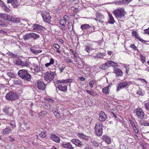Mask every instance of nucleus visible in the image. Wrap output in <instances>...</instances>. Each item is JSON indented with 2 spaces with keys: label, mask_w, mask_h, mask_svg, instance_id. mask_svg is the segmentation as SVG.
I'll return each instance as SVG.
<instances>
[{
  "label": "nucleus",
  "mask_w": 149,
  "mask_h": 149,
  "mask_svg": "<svg viewBox=\"0 0 149 149\" xmlns=\"http://www.w3.org/2000/svg\"><path fill=\"white\" fill-rule=\"evenodd\" d=\"M18 75L25 81H30L31 78V75L25 70H21L19 71Z\"/></svg>",
  "instance_id": "obj_1"
},
{
  "label": "nucleus",
  "mask_w": 149,
  "mask_h": 149,
  "mask_svg": "<svg viewBox=\"0 0 149 149\" xmlns=\"http://www.w3.org/2000/svg\"><path fill=\"white\" fill-rule=\"evenodd\" d=\"M95 128L96 134L98 136H101L102 133V123L99 122L96 123Z\"/></svg>",
  "instance_id": "obj_2"
},
{
  "label": "nucleus",
  "mask_w": 149,
  "mask_h": 149,
  "mask_svg": "<svg viewBox=\"0 0 149 149\" xmlns=\"http://www.w3.org/2000/svg\"><path fill=\"white\" fill-rule=\"evenodd\" d=\"M117 65H118L116 63L112 61H109L103 65H100L99 68L104 70H106L108 67L111 66L115 67Z\"/></svg>",
  "instance_id": "obj_3"
},
{
  "label": "nucleus",
  "mask_w": 149,
  "mask_h": 149,
  "mask_svg": "<svg viewBox=\"0 0 149 149\" xmlns=\"http://www.w3.org/2000/svg\"><path fill=\"white\" fill-rule=\"evenodd\" d=\"M5 97L7 100L11 101L14 100L18 98L17 95L15 92L10 91L6 94Z\"/></svg>",
  "instance_id": "obj_4"
},
{
  "label": "nucleus",
  "mask_w": 149,
  "mask_h": 149,
  "mask_svg": "<svg viewBox=\"0 0 149 149\" xmlns=\"http://www.w3.org/2000/svg\"><path fill=\"white\" fill-rule=\"evenodd\" d=\"M56 73L54 72H47L44 74L45 79L47 81H51L53 79Z\"/></svg>",
  "instance_id": "obj_5"
},
{
  "label": "nucleus",
  "mask_w": 149,
  "mask_h": 149,
  "mask_svg": "<svg viewBox=\"0 0 149 149\" xmlns=\"http://www.w3.org/2000/svg\"><path fill=\"white\" fill-rule=\"evenodd\" d=\"M41 15L45 21L48 23H49L51 22L50 19L51 18L48 12L45 10L41 12Z\"/></svg>",
  "instance_id": "obj_6"
},
{
  "label": "nucleus",
  "mask_w": 149,
  "mask_h": 149,
  "mask_svg": "<svg viewBox=\"0 0 149 149\" xmlns=\"http://www.w3.org/2000/svg\"><path fill=\"white\" fill-rule=\"evenodd\" d=\"M116 18H121L125 16L126 12L124 10H115L113 12Z\"/></svg>",
  "instance_id": "obj_7"
},
{
  "label": "nucleus",
  "mask_w": 149,
  "mask_h": 149,
  "mask_svg": "<svg viewBox=\"0 0 149 149\" xmlns=\"http://www.w3.org/2000/svg\"><path fill=\"white\" fill-rule=\"evenodd\" d=\"M13 130L10 126H8L5 128L2 129L1 133L3 136L9 135L12 134Z\"/></svg>",
  "instance_id": "obj_8"
},
{
  "label": "nucleus",
  "mask_w": 149,
  "mask_h": 149,
  "mask_svg": "<svg viewBox=\"0 0 149 149\" xmlns=\"http://www.w3.org/2000/svg\"><path fill=\"white\" fill-rule=\"evenodd\" d=\"M136 114L137 117L141 119L144 117V113L143 110L140 108H137L136 110Z\"/></svg>",
  "instance_id": "obj_9"
},
{
  "label": "nucleus",
  "mask_w": 149,
  "mask_h": 149,
  "mask_svg": "<svg viewBox=\"0 0 149 149\" xmlns=\"http://www.w3.org/2000/svg\"><path fill=\"white\" fill-rule=\"evenodd\" d=\"M32 27L33 30L34 31H39L42 32L45 29L44 27L38 24H34Z\"/></svg>",
  "instance_id": "obj_10"
},
{
  "label": "nucleus",
  "mask_w": 149,
  "mask_h": 149,
  "mask_svg": "<svg viewBox=\"0 0 149 149\" xmlns=\"http://www.w3.org/2000/svg\"><path fill=\"white\" fill-rule=\"evenodd\" d=\"M71 142L76 146L79 147H81L84 146L83 143L77 139H73L71 140Z\"/></svg>",
  "instance_id": "obj_11"
},
{
  "label": "nucleus",
  "mask_w": 149,
  "mask_h": 149,
  "mask_svg": "<svg viewBox=\"0 0 149 149\" xmlns=\"http://www.w3.org/2000/svg\"><path fill=\"white\" fill-rule=\"evenodd\" d=\"M100 117L99 118L100 121L104 122L107 118V116L106 114L103 111H101L99 113Z\"/></svg>",
  "instance_id": "obj_12"
},
{
  "label": "nucleus",
  "mask_w": 149,
  "mask_h": 149,
  "mask_svg": "<svg viewBox=\"0 0 149 149\" xmlns=\"http://www.w3.org/2000/svg\"><path fill=\"white\" fill-rule=\"evenodd\" d=\"M127 82L126 81L121 82L120 83L118 84L117 88V90L118 91H120L121 89L127 86Z\"/></svg>",
  "instance_id": "obj_13"
},
{
  "label": "nucleus",
  "mask_w": 149,
  "mask_h": 149,
  "mask_svg": "<svg viewBox=\"0 0 149 149\" xmlns=\"http://www.w3.org/2000/svg\"><path fill=\"white\" fill-rule=\"evenodd\" d=\"M37 88L39 90H44L45 88V86L42 81H38L37 83Z\"/></svg>",
  "instance_id": "obj_14"
},
{
  "label": "nucleus",
  "mask_w": 149,
  "mask_h": 149,
  "mask_svg": "<svg viewBox=\"0 0 149 149\" xmlns=\"http://www.w3.org/2000/svg\"><path fill=\"white\" fill-rule=\"evenodd\" d=\"M16 64L18 65H20L22 66H28L29 65V63L26 61H24L21 60L20 59H19L17 62Z\"/></svg>",
  "instance_id": "obj_15"
},
{
  "label": "nucleus",
  "mask_w": 149,
  "mask_h": 149,
  "mask_svg": "<svg viewBox=\"0 0 149 149\" xmlns=\"http://www.w3.org/2000/svg\"><path fill=\"white\" fill-rule=\"evenodd\" d=\"M50 138L51 139L54 141L56 142H59L60 139L59 137L54 133L51 134Z\"/></svg>",
  "instance_id": "obj_16"
},
{
  "label": "nucleus",
  "mask_w": 149,
  "mask_h": 149,
  "mask_svg": "<svg viewBox=\"0 0 149 149\" xmlns=\"http://www.w3.org/2000/svg\"><path fill=\"white\" fill-rule=\"evenodd\" d=\"M3 110L4 112L6 114L9 115L10 116H13V114L12 113H10V111L12 113L13 112V109H10L6 107L5 108H4Z\"/></svg>",
  "instance_id": "obj_17"
},
{
  "label": "nucleus",
  "mask_w": 149,
  "mask_h": 149,
  "mask_svg": "<svg viewBox=\"0 0 149 149\" xmlns=\"http://www.w3.org/2000/svg\"><path fill=\"white\" fill-rule=\"evenodd\" d=\"M72 81V79H68L65 80H62L61 81L60 80H57L56 83V84H58L61 83H67L71 82Z\"/></svg>",
  "instance_id": "obj_18"
},
{
  "label": "nucleus",
  "mask_w": 149,
  "mask_h": 149,
  "mask_svg": "<svg viewBox=\"0 0 149 149\" xmlns=\"http://www.w3.org/2000/svg\"><path fill=\"white\" fill-rule=\"evenodd\" d=\"M108 14L109 18L108 21V23L112 24H113L115 22V21L112 15L110 13L108 12Z\"/></svg>",
  "instance_id": "obj_19"
},
{
  "label": "nucleus",
  "mask_w": 149,
  "mask_h": 149,
  "mask_svg": "<svg viewBox=\"0 0 149 149\" xmlns=\"http://www.w3.org/2000/svg\"><path fill=\"white\" fill-rule=\"evenodd\" d=\"M102 139L106 142L108 144L111 143V139L107 136H103L102 137Z\"/></svg>",
  "instance_id": "obj_20"
},
{
  "label": "nucleus",
  "mask_w": 149,
  "mask_h": 149,
  "mask_svg": "<svg viewBox=\"0 0 149 149\" xmlns=\"http://www.w3.org/2000/svg\"><path fill=\"white\" fill-rule=\"evenodd\" d=\"M58 88L60 91H64L67 90V86H63L62 84H59L58 86Z\"/></svg>",
  "instance_id": "obj_21"
},
{
  "label": "nucleus",
  "mask_w": 149,
  "mask_h": 149,
  "mask_svg": "<svg viewBox=\"0 0 149 149\" xmlns=\"http://www.w3.org/2000/svg\"><path fill=\"white\" fill-rule=\"evenodd\" d=\"M62 146L63 147L70 149H74V148L72 146L70 143H67L63 144Z\"/></svg>",
  "instance_id": "obj_22"
},
{
  "label": "nucleus",
  "mask_w": 149,
  "mask_h": 149,
  "mask_svg": "<svg viewBox=\"0 0 149 149\" xmlns=\"http://www.w3.org/2000/svg\"><path fill=\"white\" fill-rule=\"evenodd\" d=\"M114 72L118 76H122L123 74V72L121 70L118 68H116L115 69Z\"/></svg>",
  "instance_id": "obj_23"
},
{
  "label": "nucleus",
  "mask_w": 149,
  "mask_h": 149,
  "mask_svg": "<svg viewBox=\"0 0 149 149\" xmlns=\"http://www.w3.org/2000/svg\"><path fill=\"white\" fill-rule=\"evenodd\" d=\"M77 135L80 138H81L86 141H88V139L89 137L84 135L83 134L78 133Z\"/></svg>",
  "instance_id": "obj_24"
},
{
  "label": "nucleus",
  "mask_w": 149,
  "mask_h": 149,
  "mask_svg": "<svg viewBox=\"0 0 149 149\" xmlns=\"http://www.w3.org/2000/svg\"><path fill=\"white\" fill-rule=\"evenodd\" d=\"M13 83L15 85H22L23 84L21 80L18 79H15L13 81Z\"/></svg>",
  "instance_id": "obj_25"
},
{
  "label": "nucleus",
  "mask_w": 149,
  "mask_h": 149,
  "mask_svg": "<svg viewBox=\"0 0 149 149\" xmlns=\"http://www.w3.org/2000/svg\"><path fill=\"white\" fill-rule=\"evenodd\" d=\"M91 28V26L89 24H84L81 26V28L82 30L87 29Z\"/></svg>",
  "instance_id": "obj_26"
},
{
  "label": "nucleus",
  "mask_w": 149,
  "mask_h": 149,
  "mask_svg": "<svg viewBox=\"0 0 149 149\" xmlns=\"http://www.w3.org/2000/svg\"><path fill=\"white\" fill-rule=\"evenodd\" d=\"M139 123L142 126H149V123L145 121L141 120L139 121Z\"/></svg>",
  "instance_id": "obj_27"
},
{
  "label": "nucleus",
  "mask_w": 149,
  "mask_h": 149,
  "mask_svg": "<svg viewBox=\"0 0 149 149\" xmlns=\"http://www.w3.org/2000/svg\"><path fill=\"white\" fill-rule=\"evenodd\" d=\"M109 86L103 88L102 89V92L103 93L106 94H108L109 93Z\"/></svg>",
  "instance_id": "obj_28"
},
{
  "label": "nucleus",
  "mask_w": 149,
  "mask_h": 149,
  "mask_svg": "<svg viewBox=\"0 0 149 149\" xmlns=\"http://www.w3.org/2000/svg\"><path fill=\"white\" fill-rule=\"evenodd\" d=\"M31 33V38H33L34 40L38 39L40 37L39 35L37 34L34 33Z\"/></svg>",
  "instance_id": "obj_29"
},
{
  "label": "nucleus",
  "mask_w": 149,
  "mask_h": 149,
  "mask_svg": "<svg viewBox=\"0 0 149 149\" xmlns=\"http://www.w3.org/2000/svg\"><path fill=\"white\" fill-rule=\"evenodd\" d=\"M31 38V33H26L23 36V38L25 40H28Z\"/></svg>",
  "instance_id": "obj_30"
},
{
  "label": "nucleus",
  "mask_w": 149,
  "mask_h": 149,
  "mask_svg": "<svg viewBox=\"0 0 149 149\" xmlns=\"http://www.w3.org/2000/svg\"><path fill=\"white\" fill-rule=\"evenodd\" d=\"M68 27L69 31H72L73 30V26L71 22H68Z\"/></svg>",
  "instance_id": "obj_31"
},
{
  "label": "nucleus",
  "mask_w": 149,
  "mask_h": 149,
  "mask_svg": "<svg viewBox=\"0 0 149 149\" xmlns=\"http://www.w3.org/2000/svg\"><path fill=\"white\" fill-rule=\"evenodd\" d=\"M96 18L100 19L104 18L103 15L101 13H99L97 12L96 13Z\"/></svg>",
  "instance_id": "obj_32"
},
{
  "label": "nucleus",
  "mask_w": 149,
  "mask_h": 149,
  "mask_svg": "<svg viewBox=\"0 0 149 149\" xmlns=\"http://www.w3.org/2000/svg\"><path fill=\"white\" fill-rule=\"evenodd\" d=\"M11 17L8 14H4L2 19L6 20H10Z\"/></svg>",
  "instance_id": "obj_33"
},
{
  "label": "nucleus",
  "mask_w": 149,
  "mask_h": 149,
  "mask_svg": "<svg viewBox=\"0 0 149 149\" xmlns=\"http://www.w3.org/2000/svg\"><path fill=\"white\" fill-rule=\"evenodd\" d=\"M92 45L91 44H88L86 45L85 48V50H86L87 52H89V50L90 49H91V47Z\"/></svg>",
  "instance_id": "obj_34"
},
{
  "label": "nucleus",
  "mask_w": 149,
  "mask_h": 149,
  "mask_svg": "<svg viewBox=\"0 0 149 149\" xmlns=\"http://www.w3.org/2000/svg\"><path fill=\"white\" fill-rule=\"evenodd\" d=\"M11 21H13L16 23H19V22L20 19L19 18H15L13 17H11V18L10 20Z\"/></svg>",
  "instance_id": "obj_35"
},
{
  "label": "nucleus",
  "mask_w": 149,
  "mask_h": 149,
  "mask_svg": "<svg viewBox=\"0 0 149 149\" xmlns=\"http://www.w3.org/2000/svg\"><path fill=\"white\" fill-rule=\"evenodd\" d=\"M65 18V17L64 18ZM66 23V20L65 19H62L60 21V24L63 26L65 25Z\"/></svg>",
  "instance_id": "obj_36"
},
{
  "label": "nucleus",
  "mask_w": 149,
  "mask_h": 149,
  "mask_svg": "<svg viewBox=\"0 0 149 149\" xmlns=\"http://www.w3.org/2000/svg\"><path fill=\"white\" fill-rule=\"evenodd\" d=\"M54 62V59L52 58L50 59V61L49 63H47L45 64V66L47 67L53 64Z\"/></svg>",
  "instance_id": "obj_37"
},
{
  "label": "nucleus",
  "mask_w": 149,
  "mask_h": 149,
  "mask_svg": "<svg viewBox=\"0 0 149 149\" xmlns=\"http://www.w3.org/2000/svg\"><path fill=\"white\" fill-rule=\"evenodd\" d=\"M105 55V53L103 52L102 53H98L97 54V56L99 58H102Z\"/></svg>",
  "instance_id": "obj_38"
},
{
  "label": "nucleus",
  "mask_w": 149,
  "mask_h": 149,
  "mask_svg": "<svg viewBox=\"0 0 149 149\" xmlns=\"http://www.w3.org/2000/svg\"><path fill=\"white\" fill-rule=\"evenodd\" d=\"M52 112L54 115L56 117H58L59 116V113L56 111V109H53L52 110Z\"/></svg>",
  "instance_id": "obj_39"
},
{
  "label": "nucleus",
  "mask_w": 149,
  "mask_h": 149,
  "mask_svg": "<svg viewBox=\"0 0 149 149\" xmlns=\"http://www.w3.org/2000/svg\"><path fill=\"white\" fill-rule=\"evenodd\" d=\"M12 5L14 7L16 8L19 5V4L17 2V1L16 0L11 3Z\"/></svg>",
  "instance_id": "obj_40"
},
{
  "label": "nucleus",
  "mask_w": 149,
  "mask_h": 149,
  "mask_svg": "<svg viewBox=\"0 0 149 149\" xmlns=\"http://www.w3.org/2000/svg\"><path fill=\"white\" fill-rule=\"evenodd\" d=\"M132 35L137 39L139 37V34H137V33L136 31H132Z\"/></svg>",
  "instance_id": "obj_41"
},
{
  "label": "nucleus",
  "mask_w": 149,
  "mask_h": 149,
  "mask_svg": "<svg viewBox=\"0 0 149 149\" xmlns=\"http://www.w3.org/2000/svg\"><path fill=\"white\" fill-rule=\"evenodd\" d=\"M46 114V112L45 111H41L40 113L38 114V116L39 117H43Z\"/></svg>",
  "instance_id": "obj_42"
},
{
  "label": "nucleus",
  "mask_w": 149,
  "mask_h": 149,
  "mask_svg": "<svg viewBox=\"0 0 149 149\" xmlns=\"http://www.w3.org/2000/svg\"><path fill=\"white\" fill-rule=\"evenodd\" d=\"M0 7H2L4 9H6L7 7L5 5L4 3L1 1H0Z\"/></svg>",
  "instance_id": "obj_43"
},
{
  "label": "nucleus",
  "mask_w": 149,
  "mask_h": 149,
  "mask_svg": "<svg viewBox=\"0 0 149 149\" xmlns=\"http://www.w3.org/2000/svg\"><path fill=\"white\" fill-rule=\"evenodd\" d=\"M46 132L44 131L41 132L40 134H39V136L42 138H44L46 136Z\"/></svg>",
  "instance_id": "obj_44"
},
{
  "label": "nucleus",
  "mask_w": 149,
  "mask_h": 149,
  "mask_svg": "<svg viewBox=\"0 0 149 149\" xmlns=\"http://www.w3.org/2000/svg\"><path fill=\"white\" fill-rule=\"evenodd\" d=\"M76 54L77 53L76 52H73L72 53V54L74 55V58L76 61H77V60L79 57Z\"/></svg>",
  "instance_id": "obj_45"
},
{
  "label": "nucleus",
  "mask_w": 149,
  "mask_h": 149,
  "mask_svg": "<svg viewBox=\"0 0 149 149\" xmlns=\"http://www.w3.org/2000/svg\"><path fill=\"white\" fill-rule=\"evenodd\" d=\"M91 143L93 145H94L95 146L98 147L99 146V144L96 141L93 140V141H91Z\"/></svg>",
  "instance_id": "obj_46"
},
{
  "label": "nucleus",
  "mask_w": 149,
  "mask_h": 149,
  "mask_svg": "<svg viewBox=\"0 0 149 149\" xmlns=\"http://www.w3.org/2000/svg\"><path fill=\"white\" fill-rule=\"evenodd\" d=\"M34 70L36 72H38L40 70V68L38 66H36L34 67Z\"/></svg>",
  "instance_id": "obj_47"
},
{
  "label": "nucleus",
  "mask_w": 149,
  "mask_h": 149,
  "mask_svg": "<svg viewBox=\"0 0 149 149\" xmlns=\"http://www.w3.org/2000/svg\"><path fill=\"white\" fill-rule=\"evenodd\" d=\"M44 107L45 108L49 110L51 109V105L49 104H47L45 105Z\"/></svg>",
  "instance_id": "obj_48"
},
{
  "label": "nucleus",
  "mask_w": 149,
  "mask_h": 149,
  "mask_svg": "<svg viewBox=\"0 0 149 149\" xmlns=\"http://www.w3.org/2000/svg\"><path fill=\"white\" fill-rule=\"evenodd\" d=\"M53 47L54 48L56 49H59L60 48L59 45L57 44H54L53 45Z\"/></svg>",
  "instance_id": "obj_49"
},
{
  "label": "nucleus",
  "mask_w": 149,
  "mask_h": 149,
  "mask_svg": "<svg viewBox=\"0 0 149 149\" xmlns=\"http://www.w3.org/2000/svg\"><path fill=\"white\" fill-rule=\"evenodd\" d=\"M7 54L11 57L13 58L14 57H16V55H15V54L12 53L11 52H9Z\"/></svg>",
  "instance_id": "obj_50"
},
{
  "label": "nucleus",
  "mask_w": 149,
  "mask_h": 149,
  "mask_svg": "<svg viewBox=\"0 0 149 149\" xmlns=\"http://www.w3.org/2000/svg\"><path fill=\"white\" fill-rule=\"evenodd\" d=\"M95 83V82L94 81H90L89 85L91 88H93V85Z\"/></svg>",
  "instance_id": "obj_51"
},
{
  "label": "nucleus",
  "mask_w": 149,
  "mask_h": 149,
  "mask_svg": "<svg viewBox=\"0 0 149 149\" xmlns=\"http://www.w3.org/2000/svg\"><path fill=\"white\" fill-rule=\"evenodd\" d=\"M145 106L146 109L147 110H149V102H147L145 103Z\"/></svg>",
  "instance_id": "obj_52"
},
{
  "label": "nucleus",
  "mask_w": 149,
  "mask_h": 149,
  "mask_svg": "<svg viewBox=\"0 0 149 149\" xmlns=\"http://www.w3.org/2000/svg\"><path fill=\"white\" fill-rule=\"evenodd\" d=\"M9 125L11 126V128L13 130L16 127V125L15 124H13L12 123H10Z\"/></svg>",
  "instance_id": "obj_53"
},
{
  "label": "nucleus",
  "mask_w": 149,
  "mask_h": 149,
  "mask_svg": "<svg viewBox=\"0 0 149 149\" xmlns=\"http://www.w3.org/2000/svg\"><path fill=\"white\" fill-rule=\"evenodd\" d=\"M130 47L133 49L134 50H137V48L136 47L134 44H132L130 45Z\"/></svg>",
  "instance_id": "obj_54"
},
{
  "label": "nucleus",
  "mask_w": 149,
  "mask_h": 149,
  "mask_svg": "<svg viewBox=\"0 0 149 149\" xmlns=\"http://www.w3.org/2000/svg\"><path fill=\"white\" fill-rule=\"evenodd\" d=\"M137 39L138 40H139L140 41H141V42H142L143 43H145L146 42H148V41H146V40H143V39H141L139 37Z\"/></svg>",
  "instance_id": "obj_55"
},
{
  "label": "nucleus",
  "mask_w": 149,
  "mask_h": 149,
  "mask_svg": "<svg viewBox=\"0 0 149 149\" xmlns=\"http://www.w3.org/2000/svg\"><path fill=\"white\" fill-rule=\"evenodd\" d=\"M5 26V24L3 21L0 20V26L1 27H4Z\"/></svg>",
  "instance_id": "obj_56"
},
{
  "label": "nucleus",
  "mask_w": 149,
  "mask_h": 149,
  "mask_svg": "<svg viewBox=\"0 0 149 149\" xmlns=\"http://www.w3.org/2000/svg\"><path fill=\"white\" fill-rule=\"evenodd\" d=\"M133 130L134 131V132L136 133L137 134L138 133L139 130L137 129L136 127V126L132 128Z\"/></svg>",
  "instance_id": "obj_57"
},
{
  "label": "nucleus",
  "mask_w": 149,
  "mask_h": 149,
  "mask_svg": "<svg viewBox=\"0 0 149 149\" xmlns=\"http://www.w3.org/2000/svg\"><path fill=\"white\" fill-rule=\"evenodd\" d=\"M30 51L31 52L33 53L34 54H36V50H35V49L30 48Z\"/></svg>",
  "instance_id": "obj_58"
},
{
  "label": "nucleus",
  "mask_w": 149,
  "mask_h": 149,
  "mask_svg": "<svg viewBox=\"0 0 149 149\" xmlns=\"http://www.w3.org/2000/svg\"><path fill=\"white\" fill-rule=\"evenodd\" d=\"M129 3L127 0H122V3L124 4H127Z\"/></svg>",
  "instance_id": "obj_59"
},
{
  "label": "nucleus",
  "mask_w": 149,
  "mask_h": 149,
  "mask_svg": "<svg viewBox=\"0 0 149 149\" xmlns=\"http://www.w3.org/2000/svg\"><path fill=\"white\" fill-rule=\"evenodd\" d=\"M7 74L8 75V76L10 77H14V74L8 72Z\"/></svg>",
  "instance_id": "obj_60"
},
{
  "label": "nucleus",
  "mask_w": 149,
  "mask_h": 149,
  "mask_svg": "<svg viewBox=\"0 0 149 149\" xmlns=\"http://www.w3.org/2000/svg\"><path fill=\"white\" fill-rule=\"evenodd\" d=\"M144 33H147L149 35V27L147 29H145L144 30Z\"/></svg>",
  "instance_id": "obj_61"
},
{
  "label": "nucleus",
  "mask_w": 149,
  "mask_h": 149,
  "mask_svg": "<svg viewBox=\"0 0 149 149\" xmlns=\"http://www.w3.org/2000/svg\"><path fill=\"white\" fill-rule=\"evenodd\" d=\"M130 123H131V124L132 125V127H134L135 126V124L133 121H132L131 120H130Z\"/></svg>",
  "instance_id": "obj_62"
},
{
  "label": "nucleus",
  "mask_w": 149,
  "mask_h": 149,
  "mask_svg": "<svg viewBox=\"0 0 149 149\" xmlns=\"http://www.w3.org/2000/svg\"><path fill=\"white\" fill-rule=\"evenodd\" d=\"M86 92L89 93V94H90L91 95H93V92L88 90H86Z\"/></svg>",
  "instance_id": "obj_63"
},
{
  "label": "nucleus",
  "mask_w": 149,
  "mask_h": 149,
  "mask_svg": "<svg viewBox=\"0 0 149 149\" xmlns=\"http://www.w3.org/2000/svg\"><path fill=\"white\" fill-rule=\"evenodd\" d=\"M136 93L137 94L139 95H143V93L141 91H137V92Z\"/></svg>",
  "instance_id": "obj_64"
}]
</instances>
